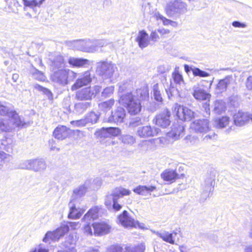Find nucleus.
<instances>
[{
	"mask_svg": "<svg viewBox=\"0 0 252 252\" xmlns=\"http://www.w3.org/2000/svg\"><path fill=\"white\" fill-rule=\"evenodd\" d=\"M136 94L126 93L121 96L119 102L126 107L128 113L131 115L138 114L141 110L140 101L148 97V92L146 89L136 90Z\"/></svg>",
	"mask_w": 252,
	"mask_h": 252,
	"instance_id": "f257e3e1",
	"label": "nucleus"
},
{
	"mask_svg": "<svg viewBox=\"0 0 252 252\" xmlns=\"http://www.w3.org/2000/svg\"><path fill=\"white\" fill-rule=\"evenodd\" d=\"M131 191L129 189L121 187L116 188L106 196L105 204L109 209L119 211L122 206L118 203V199L124 196L129 195Z\"/></svg>",
	"mask_w": 252,
	"mask_h": 252,
	"instance_id": "f03ea898",
	"label": "nucleus"
},
{
	"mask_svg": "<svg viewBox=\"0 0 252 252\" xmlns=\"http://www.w3.org/2000/svg\"><path fill=\"white\" fill-rule=\"evenodd\" d=\"M96 72L102 79H110L114 83L118 77V70L116 65L111 62H100L97 63Z\"/></svg>",
	"mask_w": 252,
	"mask_h": 252,
	"instance_id": "7ed1b4c3",
	"label": "nucleus"
},
{
	"mask_svg": "<svg viewBox=\"0 0 252 252\" xmlns=\"http://www.w3.org/2000/svg\"><path fill=\"white\" fill-rule=\"evenodd\" d=\"M25 125L24 120L18 113H13L12 116L7 118L0 119V132H12L15 127L22 128Z\"/></svg>",
	"mask_w": 252,
	"mask_h": 252,
	"instance_id": "20e7f679",
	"label": "nucleus"
},
{
	"mask_svg": "<svg viewBox=\"0 0 252 252\" xmlns=\"http://www.w3.org/2000/svg\"><path fill=\"white\" fill-rule=\"evenodd\" d=\"M77 76V73L69 69H61L54 71L51 75V79L54 83L64 86L72 82Z\"/></svg>",
	"mask_w": 252,
	"mask_h": 252,
	"instance_id": "39448f33",
	"label": "nucleus"
},
{
	"mask_svg": "<svg viewBox=\"0 0 252 252\" xmlns=\"http://www.w3.org/2000/svg\"><path fill=\"white\" fill-rule=\"evenodd\" d=\"M71 44L75 49L94 53L97 50L98 47L104 45V41L103 40H77L73 41Z\"/></svg>",
	"mask_w": 252,
	"mask_h": 252,
	"instance_id": "423d86ee",
	"label": "nucleus"
},
{
	"mask_svg": "<svg viewBox=\"0 0 252 252\" xmlns=\"http://www.w3.org/2000/svg\"><path fill=\"white\" fill-rule=\"evenodd\" d=\"M190 128L195 132L204 134L209 132L204 138V140L214 139L215 138V133L211 131V128L209 126V121L207 119H201L195 120L191 123Z\"/></svg>",
	"mask_w": 252,
	"mask_h": 252,
	"instance_id": "0eeeda50",
	"label": "nucleus"
},
{
	"mask_svg": "<svg viewBox=\"0 0 252 252\" xmlns=\"http://www.w3.org/2000/svg\"><path fill=\"white\" fill-rule=\"evenodd\" d=\"M69 231V226L67 224H62L60 227L53 231H47L44 238L43 242L44 243H50V241L57 242L63 237Z\"/></svg>",
	"mask_w": 252,
	"mask_h": 252,
	"instance_id": "6e6552de",
	"label": "nucleus"
},
{
	"mask_svg": "<svg viewBox=\"0 0 252 252\" xmlns=\"http://www.w3.org/2000/svg\"><path fill=\"white\" fill-rule=\"evenodd\" d=\"M101 87L98 85L91 87H87L77 91L75 94V98L78 100H89L94 97L99 93Z\"/></svg>",
	"mask_w": 252,
	"mask_h": 252,
	"instance_id": "1a4fd4ad",
	"label": "nucleus"
},
{
	"mask_svg": "<svg viewBox=\"0 0 252 252\" xmlns=\"http://www.w3.org/2000/svg\"><path fill=\"white\" fill-rule=\"evenodd\" d=\"M165 9L167 13L170 15L183 14L187 11V5L181 0H176L168 3Z\"/></svg>",
	"mask_w": 252,
	"mask_h": 252,
	"instance_id": "9d476101",
	"label": "nucleus"
},
{
	"mask_svg": "<svg viewBox=\"0 0 252 252\" xmlns=\"http://www.w3.org/2000/svg\"><path fill=\"white\" fill-rule=\"evenodd\" d=\"M173 111L178 118L182 121H190L196 115L195 113L190 109L177 103L174 105Z\"/></svg>",
	"mask_w": 252,
	"mask_h": 252,
	"instance_id": "9b49d317",
	"label": "nucleus"
},
{
	"mask_svg": "<svg viewBox=\"0 0 252 252\" xmlns=\"http://www.w3.org/2000/svg\"><path fill=\"white\" fill-rule=\"evenodd\" d=\"M145 250V246L142 243L137 245L134 250L133 248L127 245L115 244L108 248L109 252H144Z\"/></svg>",
	"mask_w": 252,
	"mask_h": 252,
	"instance_id": "f8f14e48",
	"label": "nucleus"
},
{
	"mask_svg": "<svg viewBox=\"0 0 252 252\" xmlns=\"http://www.w3.org/2000/svg\"><path fill=\"white\" fill-rule=\"evenodd\" d=\"M216 174L215 171L211 172L208 174L205 178L204 184L202 185L203 192L202 195L204 199L209 196L210 192L212 191L215 185Z\"/></svg>",
	"mask_w": 252,
	"mask_h": 252,
	"instance_id": "ddd939ff",
	"label": "nucleus"
},
{
	"mask_svg": "<svg viewBox=\"0 0 252 252\" xmlns=\"http://www.w3.org/2000/svg\"><path fill=\"white\" fill-rule=\"evenodd\" d=\"M235 81L232 76H227L220 80L217 84L215 91L217 94L223 93L230 88H234Z\"/></svg>",
	"mask_w": 252,
	"mask_h": 252,
	"instance_id": "4468645a",
	"label": "nucleus"
},
{
	"mask_svg": "<svg viewBox=\"0 0 252 252\" xmlns=\"http://www.w3.org/2000/svg\"><path fill=\"white\" fill-rule=\"evenodd\" d=\"M160 131V129L150 126H139L136 131V134L142 138H147L157 135Z\"/></svg>",
	"mask_w": 252,
	"mask_h": 252,
	"instance_id": "2eb2a0df",
	"label": "nucleus"
},
{
	"mask_svg": "<svg viewBox=\"0 0 252 252\" xmlns=\"http://www.w3.org/2000/svg\"><path fill=\"white\" fill-rule=\"evenodd\" d=\"M118 220L121 224L125 227H136L137 225L142 228L143 223L135 221L128 215L127 211H124L122 214L119 216Z\"/></svg>",
	"mask_w": 252,
	"mask_h": 252,
	"instance_id": "dca6fc26",
	"label": "nucleus"
},
{
	"mask_svg": "<svg viewBox=\"0 0 252 252\" xmlns=\"http://www.w3.org/2000/svg\"><path fill=\"white\" fill-rule=\"evenodd\" d=\"M233 118L235 125L241 126L252 121V114L247 112L239 111L234 115Z\"/></svg>",
	"mask_w": 252,
	"mask_h": 252,
	"instance_id": "f3484780",
	"label": "nucleus"
},
{
	"mask_svg": "<svg viewBox=\"0 0 252 252\" xmlns=\"http://www.w3.org/2000/svg\"><path fill=\"white\" fill-rule=\"evenodd\" d=\"M79 202L73 201L71 200L68 203V207L69 208V213L68 217L71 219H78L80 218L81 215L84 212L85 209L80 208L78 204Z\"/></svg>",
	"mask_w": 252,
	"mask_h": 252,
	"instance_id": "a211bd4d",
	"label": "nucleus"
},
{
	"mask_svg": "<svg viewBox=\"0 0 252 252\" xmlns=\"http://www.w3.org/2000/svg\"><path fill=\"white\" fill-rule=\"evenodd\" d=\"M94 234L95 235H103L108 233L111 229V226L106 221H96L92 224Z\"/></svg>",
	"mask_w": 252,
	"mask_h": 252,
	"instance_id": "6ab92c4d",
	"label": "nucleus"
},
{
	"mask_svg": "<svg viewBox=\"0 0 252 252\" xmlns=\"http://www.w3.org/2000/svg\"><path fill=\"white\" fill-rule=\"evenodd\" d=\"M92 81L90 72L88 71L84 72L83 76L78 78L71 88L72 91L76 90L84 86L87 85Z\"/></svg>",
	"mask_w": 252,
	"mask_h": 252,
	"instance_id": "aec40b11",
	"label": "nucleus"
},
{
	"mask_svg": "<svg viewBox=\"0 0 252 252\" xmlns=\"http://www.w3.org/2000/svg\"><path fill=\"white\" fill-rule=\"evenodd\" d=\"M170 115L169 111L166 110H164L162 113L156 116L155 119L156 125L162 127H166L170 123L169 120Z\"/></svg>",
	"mask_w": 252,
	"mask_h": 252,
	"instance_id": "412c9836",
	"label": "nucleus"
},
{
	"mask_svg": "<svg viewBox=\"0 0 252 252\" xmlns=\"http://www.w3.org/2000/svg\"><path fill=\"white\" fill-rule=\"evenodd\" d=\"M193 97L197 100H209L210 94L207 93L198 84L194 86L192 88Z\"/></svg>",
	"mask_w": 252,
	"mask_h": 252,
	"instance_id": "4be33fe9",
	"label": "nucleus"
},
{
	"mask_svg": "<svg viewBox=\"0 0 252 252\" xmlns=\"http://www.w3.org/2000/svg\"><path fill=\"white\" fill-rule=\"evenodd\" d=\"M154 233L163 241L170 244H175V238L178 234V232L175 231H173L172 233H170L167 231H162L161 232L154 231Z\"/></svg>",
	"mask_w": 252,
	"mask_h": 252,
	"instance_id": "5701e85b",
	"label": "nucleus"
},
{
	"mask_svg": "<svg viewBox=\"0 0 252 252\" xmlns=\"http://www.w3.org/2000/svg\"><path fill=\"white\" fill-rule=\"evenodd\" d=\"M71 130L64 126H58L53 131L54 137L58 140H63L69 136Z\"/></svg>",
	"mask_w": 252,
	"mask_h": 252,
	"instance_id": "b1692460",
	"label": "nucleus"
},
{
	"mask_svg": "<svg viewBox=\"0 0 252 252\" xmlns=\"http://www.w3.org/2000/svg\"><path fill=\"white\" fill-rule=\"evenodd\" d=\"M125 115L124 109L119 107L115 111L112 112V115L109 117L107 121L109 123H121L123 122Z\"/></svg>",
	"mask_w": 252,
	"mask_h": 252,
	"instance_id": "393cba45",
	"label": "nucleus"
},
{
	"mask_svg": "<svg viewBox=\"0 0 252 252\" xmlns=\"http://www.w3.org/2000/svg\"><path fill=\"white\" fill-rule=\"evenodd\" d=\"M90 181H86L83 185L75 189L73 191L71 200H73V201H77V202H79V198H80L85 194L90 186Z\"/></svg>",
	"mask_w": 252,
	"mask_h": 252,
	"instance_id": "a878e982",
	"label": "nucleus"
},
{
	"mask_svg": "<svg viewBox=\"0 0 252 252\" xmlns=\"http://www.w3.org/2000/svg\"><path fill=\"white\" fill-rule=\"evenodd\" d=\"M68 62L70 65L77 67H87L91 63V62L87 59L75 57H69Z\"/></svg>",
	"mask_w": 252,
	"mask_h": 252,
	"instance_id": "bb28decb",
	"label": "nucleus"
},
{
	"mask_svg": "<svg viewBox=\"0 0 252 252\" xmlns=\"http://www.w3.org/2000/svg\"><path fill=\"white\" fill-rule=\"evenodd\" d=\"M136 41L137 42L139 47L143 49L149 45L150 40L148 33L143 30L139 32Z\"/></svg>",
	"mask_w": 252,
	"mask_h": 252,
	"instance_id": "cd10ccee",
	"label": "nucleus"
},
{
	"mask_svg": "<svg viewBox=\"0 0 252 252\" xmlns=\"http://www.w3.org/2000/svg\"><path fill=\"white\" fill-rule=\"evenodd\" d=\"M161 177L164 181L171 183L178 178V174L174 170L167 169L162 172Z\"/></svg>",
	"mask_w": 252,
	"mask_h": 252,
	"instance_id": "c85d7f7f",
	"label": "nucleus"
},
{
	"mask_svg": "<svg viewBox=\"0 0 252 252\" xmlns=\"http://www.w3.org/2000/svg\"><path fill=\"white\" fill-rule=\"evenodd\" d=\"M184 130V126L178 124L172 126L171 131L168 133V136L174 140L178 139L182 135Z\"/></svg>",
	"mask_w": 252,
	"mask_h": 252,
	"instance_id": "c756f323",
	"label": "nucleus"
},
{
	"mask_svg": "<svg viewBox=\"0 0 252 252\" xmlns=\"http://www.w3.org/2000/svg\"><path fill=\"white\" fill-rule=\"evenodd\" d=\"M156 189V187L150 186H139L133 189V191L138 194L147 195L151 194V193Z\"/></svg>",
	"mask_w": 252,
	"mask_h": 252,
	"instance_id": "7c9ffc66",
	"label": "nucleus"
},
{
	"mask_svg": "<svg viewBox=\"0 0 252 252\" xmlns=\"http://www.w3.org/2000/svg\"><path fill=\"white\" fill-rule=\"evenodd\" d=\"M99 209L100 208L97 206L90 209L85 215L82 220L88 223L92 220L96 219L98 217V213Z\"/></svg>",
	"mask_w": 252,
	"mask_h": 252,
	"instance_id": "2f4dec72",
	"label": "nucleus"
},
{
	"mask_svg": "<svg viewBox=\"0 0 252 252\" xmlns=\"http://www.w3.org/2000/svg\"><path fill=\"white\" fill-rule=\"evenodd\" d=\"M121 132V130L119 128L117 127H108L107 128H103L99 131L95 133L96 135H99L101 137L107 136L104 134L107 133L108 134L112 136H118Z\"/></svg>",
	"mask_w": 252,
	"mask_h": 252,
	"instance_id": "473e14b6",
	"label": "nucleus"
},
{
	"mask_svg": "<svg viewBox=\"0 0 252 252\" xmlns=\"http://www.w3.org/2000/svg\"><path fill=\"white\" fill-rule=\"evenodd\" d=\"M154 18L159 22L158 24L161 22L164 26L170 25L173 27H176L178 26V24L177 22L166 18L165 17H164L163 16H162L158 12H156L155 13L154 15Z\"/></svg>",
	"mask_w": 252,
	"mask_h": 252,
	"instance_id": "72a5a7b5",
	"label": "nucleus"
},
{
	"mask_svg": "<svg viewBox=\"0 0 252 252\" xmlns=\"http://www.w3.org/2000/svg\"><path fill=\"white\" fill-rule=\"evenodd\" d=\"M46 167V164L42 159H33L32 170L35 172H41L45 170Z\"/></svg>",
	"mask_w": 252,
	"mask_h": 252,
	"instance_id": "f704fd0d",
	"label": "nucleus"
},
{
	"mask_svg": "<svg viewBox=\"0 0 252 252\" xmlns=\"http://www.w3.org/2000/svg\"><path fill=\"white\" fill-rule=\"evenodd\" d=\"M13 113H17L11 107L5 105V103L0 102V115L10 117Z\"/></svg>",
	"mask_w": 252,
	"mask_h": 252,
	"instance_id": "c9c22d12",
	"label": "nucleus"
},
{
	"mask_svg": "<svg viewBox=\"0 0 252 252\" xmlns=\"http://www.w3.org/2000/svg\"><path fill=\"white\" fill-rule=\"evenodd\" d=\"M226 109L225 103L222 100H216L213 105V111L216 114H221Z\"/></svg>",
	"mask_w": 252,
	"mask_h": 252,
	"instance_id": "e433bc0d",
	"label": "nucleus"
},
{
	"mask_svg": "<svg viewBox=\"0 0 252 252\" xmlns=\"http://www.w3.org/2000/svg\"><path fill=\"white\" fill-rule=\"evenodd\" d=\"M2 145L4 150L8 153H12L14 146V141L11 137H5L2 140Z\"/></svg>",
	"mask_w": 252,
	"mask_h": 252,
	"instance_id": "4c0bfd02",
	"label": "nucleus"
},
{
	"mask_svg": "<svg viewBox=\"0 0 252 252\" xmlns=\"http://www.w3.org/2000/svg\"><path fill=\"white\" fill-rule=\"evenodd\" d=\"M115 100L113 99H110L108 100L102 102L98 104L99 109L103 111L107 112L110 110L114 105Z\"/></svg>",
	"mask_w": 252,
	"mask_h": 252,
	"instance_id": "58836bf2",
	"label": "nucleus"
},
{
	"mask_svg": "<svg viewBox=\"0 0 252 252\" xmlns=\"http://www.w3.org/2000/svg\"><path fill=\"white\" fill-rule=\"evenodd\" d=\"M75 242V240L73 238V237L69 235L63 244V246L66 249L65 252H68V251H73Z\"/></svg>",
	"mask_w": 252,
	"mask_h": 252,
	"instance_id": "ea45409f",
	"label": "nucleus"
},
{
	"mask_svg": "<svg viewBox=\"0 0 252 252\" xmlns=\"http://www.w3.org/2000/svg\"><path fill=\"white\" fill-rule=\"evenodd\" d=\"M229 122L230 119L229 117L226 116L222 117L215 120V126L218 128H223L229 124Z\"/></svg>",
	"mask_w": 252,
	"mask_h": 252,
	"instance_id": "a19ab883",
	"label": "nucleus"
},
{
	"mask_svg": "<svg viewBox=\"0 0 252 252\" xmlns=\"http://www.w3.org/2000/svg\"><path fill=\"white\" fill-rule=\"evenodd\" d=\"M30 73L32 77L39 81H44L46 79V77L44 74L35 68H32L30 70Z\"/></svg>",
	"mask_w": 252,
	"mask_h": 252,
	"instance_id": "79ce46f5",
	"label": "nucleus"
},
{
	"mask_svg": "<svg viewBox=\"0 0 252 252\" xmlns=\"http://www.w3.org/2000/svg\"><path fill=\"white\" fill-rule=\"evenodd\" d=\"M99 117V114L98 112L95 113L92 112L88 113L85 118L86 123L94 124L96 123Z\"/></svg>",
	"mask_w": 252,
	"mask_h": 252,
	"instance_id": "37998d69",
	"label": "nucleus"
},
{
	"mask_svg": "<svg viewBox=\"0 0 252 252\" xmlns=\"http://www.w3.org/2000/svg\"><path fill=\"white\" fill-rule=\"evenodd\" d=\"M120 140L123 143L132 145L136 142L135 137L129 134H125L121 136Z\"/></svg>",
	"mask_w": 252,
	"mask_h": 252,
	"instance_id": "c03bdc74",
	"label": "nucleus"
},
{
	"mask_svg": "<svg viewBox=\"0 0 252 252\" xmlns=\"http://www.w3.org/2000/svg\"><path fill=\"white\" fill-rule=\"evenodd\" d=\"M172 78L175 83L180 86H184V81L182 75L180 74L178 71L175 70L172 73Z\"/></svg>",
	"mask_w": 252,
	"mask_h": 252,
	"instance_id": "a18cd8bd",
	"label": "nucleus"
},
{
	"mask_svg": "<svg viewBox=\"0 0 252 252\" xmlns=\"http://www.w3.org/2000/svg\"><path fill=\"white\" fill-rule=\"evenodd\" d=\"M24 5L29 7H40L45 0H23Z\"/></svg>",
	"mask_w": 252,
	"mask_h": 252,
	"instance_id": "49530a36",
	"label": "nucleus"
},
{
	"mask_svg": "<svg viewBox=\"0 0 252 252\" xmlns=\"http://www.w3.org/2000/svg\"><path fill=\"white\" fill-rule=\"evenodd\" d=\"M153 91L155 99L158 101L161 102L162 97L158 84H155L153 86Z\"/></svg>",
	"mask_w": 252,
	"mask_h": 252,
	"instance_id": "de8ad7c7",
	"label": "nucleus"
},
{
	"mask_svg": "<svg viewBox=\"0 0 252 252\" xmlns=\"http://www.w3.org/2000/svg\"><path fill=\"white\" fill-rule=\"evenodd\" d=\"M33 88L36 91L42 92L44 94H45L48 96V97H50L52 96V93L48 89L37 84H34Z\"/></svg>",
	"mask_w": 252,
	"mask_h": 252,
	"instance_id": "09e8293b",
	"label": "nucleus"
},
{
	"mask_svg": "<svg viewBox=\"0 0 252 252\" xmlns=\"http://www.w3.org/2000/svg\"><path fill=\"white\" fill-rule=\"evenodd\" d=\"M114 92V86H111L105 88L101 93V96L104 98L111 96Z\"/></svg>",
	"mask_w": 252,
	"mask_h": 252,
	"instance_id": "8fccbe9b",
	"label": "nucleus"
},
{
	"mask_svg": "<svg viewBox=\"0 0 252 252\" xmlns=\"http://www.w3.org/2000/svg\"><path fill=\"white\" fill-rule=\"evenodd\" d=\"M192 72L194 76L205 77L209 76V74L204 71L198 68H194L192 69Z\"/></svg>",
	"mask_w": 252,
	"mask_h": 252,
	"instance_id": "3c124183",
	"label": "nucleus"
},
{
	"mask_svg": "<svg viewBox=\"0 0 252 252\" xmlns=\"http://www.w3.org/2000/svg\"><path fill=\"white\" fill-rule=\"evenodd\" d=\"M64 65V60L62 56H58L53 62V65L55 67L60 68Z\"/></svg>",
	"mask_w": 252,
	"mask_h": 252,
	"instance_id": "603ef678",
	"label": "nucleus"
},
{
	"mask_svg": "<svg viewBox=\"0 0 252 252\" xmlns=\"http://www.w3.org/2000/svg\"><path fill=\"white\" fill-rule=\"evenodd\" d=\"M32 159H28L23 161L20 163V168L24 169L32 170Z\"/></svg>",
	"mask_w": 252,
	"mask_h": 252,
	"instance_id": "864d4df0",
	"label": "nucleus"
},
{
	"mask_svg": "<svg viewBox=\"0 0 252 252\" xmlns=\"http://www.w3.org/2000/svg\"><path fill=\"white\" fill-rule=\"evenodd\" d=\"M90 105L89 102H79L75 104V107L77 111H84L88 108Z\"/></svg>",
	"mask_w": 252,
	"mask_h": 252,
	"instance_id": "5fc2aeb1",
	"label": "nucleus"
},
{
	"mask_svg": "<svg viewBox=\"0 0 252 252\" xmlns=\"http://www.w3.org/2000/svg\"><path fill=\"white\" fill-rule=\"evenodd\" d=\"M70 124L75 126H83L87 124L85 119L72 121L70 122Z\"/></svg>",
	"mask_w": 252,
	"mask_h": 252,
	"instance_id": "6e6d98bb",
	"label": "nucleus"
},
{
	"mask_svg": "<svg viewBox=\"0 0 252 252\" xmlns=\"http://www.w3.org/2000/svg\"><path fill=\"white\" fill-rule=\"evenodd\" d=\"M10 157L9 154H7L3 152H0V167L3 165L6 159Z\"/></svg>",
	"mask_w": 252,
	"mask_h": 252,
	"instance_id": "4d7b16f0",
	"label": "nucleus"
},
{
	"mask_svg": "<svg viewBox=\"0 0 252 252\" xmlns=\"http://www.w3.org/2000/svg\"><path fill=\"white\" fill-rule=\"evenodd\" d=\"M150 40L154 42H157L159 39V36L156 31H153L151 32L150 35Z\"/></svg>",
	"mask_w": 252,
	"mask_h": 252,
	"instance_id": "13d9d810",
	"label": "nucleus"
},
{
	"mask_svg": "<svg viewBox=\"0 0 252 252\" xmlns=\"http://www.w3.org/2000/svg\"><path fill=\"white\" fill-rule=\"evenodd\" d=\"M49 249H46L44 244H40L35 248L32 252H48Z\"/></svg>",
	"mask_w": 252,
	"mask_h": 252,
	"instance_id": "bf43d9fd",
	"label": "nucleus"
},
{
	"mask_svg": "<svg viewBox=\"0 0 252 252\" xmlns=\"http://www.w3.org/2000/svg\"><path fill=\"white\" fill-rule=\"evenodd\" d=\"M155 140L156 143L158 144L161 147H163L168 143L167 140L165 137H159L156 139Z\"/></svg>",
	"mask_w": 252,
	"mask_h": 252,
	"instance_id": "052dcab7",
	"label": "nucleus"
},
{
	"mask_svg": "<svg viewBox=\"0 0 252 252\" xmlns=\"http://www.w3.org/2000/svg\"><path fill=\"white\" fill-rule=\"evenodd\" d=\"M92 226V225H90L89 224L85 225L83 228L84 232L87 235L92 236L94 234V232L91 228Z\"/></svg>",
	"mask_w": 252,
	"mask_h": 252,
	"instance_id": "680f3d73",
	"label": "nucleus"
},
{
	"mask_svg": "<svg viewBox=\"0 0 252 252\" xmlns=\"http://www.w3.org/2000/svg\"><path fill=\"white\" fill-rule=\"evenodd\" d=\"M141 124V119L139 118H136L132 120L129 123V126L131 127H135L139 126Z\"/></svg>",
	"mask_w": 252,
	"mask_h": 252,
	"instance_id": "e2e57ef3",
	"label": "nucleus"
},
{
	"mask_svg": "<svg viewBox=\"0 0 252 252\" xmlns=\"http://www.w3.org/2000/svg\"><path fill=\"white\" fill-rule=\"evenodd\" d=\"M158 32H159L160 35L163 37L167 36V35L170 33V30L164 28H160L158 30Z\"/></svg>",
	"mask_w": 252,
	"mask_h": 252,
	"instance_id": "0e129e2a",
	"label": "nucleus"
},
{
	"mask_svg": "<svg viewBox=\"0 0 252 252\" xmlns=\"http://www.w3.org/2000/svg\"><path fill=\"white\" fill-rule=\"evenodd\" d=\"M246 86L248 90L252 92V76H250L247 78Z\"/></svg>",
	"mask_w": 252,
	"mask_h": 252,
	"instance_id": "69168bd1",
	"label": "nucleus"
},
{
	"mask_svg": "<svg viewBox=\"0 0 252 252\" xmlns=\"http://www.w3.org/2000/svg\"><path fill=\"white\" fill-rule=\"evenodd\" d=\"M65 224H67L69 227L70 226L73 229L78 228L80 227V224L78 222H68Z\"/></svg>",
	"mask_w": 252,
	"mask_h": 252,
	"instance_id": "338daca9",
	"label": "nucleus"
},
{
	"mask_svg": "<svg viewBox=\"0 0 252 252\" xmlns=\"http://www.w3.org/2000/svg\"><path fill=\"white\" fill-rule=\"evenodd\" d=\"M232 25L233 27H236V28H246L247 26V25L245 24L240 23L239 21H234L232 23Z\"/></svg>",
	"mask_w": 252,
	"mask_h": 252,
	"instance_id": "774afa93",
	"label": "nucleus"
}]
</instances>
